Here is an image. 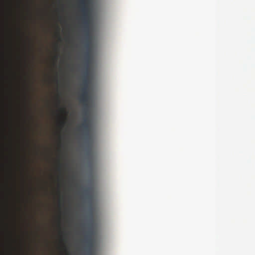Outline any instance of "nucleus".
I'll list each match as a JSON object with an SVG mask.
<instances>
[{
  "instance_id": "5",
  "label": "nucleus",
  "mask_w": 255,
  "mask_h": 255,
  "mask_svg": "<svg viewBox=\"0 0 255 255\" xmlns=\"http://www.w3.org/2000/svg\"><path fill=\"white\" fill-rule=\"evenodd\" d=\"M93 189L91 187L87 188L84 190V194L85 198L88 200V202L91 203L93 200Z\"/></svg>"
},
{
  "instance_id": "1",
  "label": "nucleus",
  "mask_w": 255,
  "mask_h": 255,
  "mask_svg": "<svg viewBox=\"0 0 255 255\" xmlns=\"http://www.w3.org/2000/svg\"><path fill=\"white\" fill-rule=\"evenodd\" d=\"M85 34V46L87 48V51L85 54V62L86 70L84 72L83 80L82 83V88L81 89V93L79 96L80 102L87 106L89 105V103L91 99V97L89 91V85L90 80L89 79V66L91 61V55L90 51V46L91 42V37L90 34V29H84Z\"/></svg>"
},
{
  "instance_id": "3",
  "label": "nucleus",
  "mask_w": 255,
  "mask_h": 255,
  "mask_svg": "<svg viewBox=\"0 0 255 255\" xmlns=\"http://www.w3.org/2000/svg\"><path fill=\"white\" fill-rule=\"evenodd\" d=\"M93 220L92 218L88 224L89 230L85 237L84 242L87 245V255H93V249L94 246V240L93 239L94 230L93 229Z\"/></svg>"
},
{
  "instance_id": "4",
  "label": "nucleus",
  "mask_w": 255,
  "mask_h": 255,
  "mask_svg": "<svg viewBox=\"0 0 255 255\" xmlns=\"http://www.w3.org/2000/svg\"><path fill=\"white\" fill-rule=\"evenodd\" d=\"M84 121L81 124L80 128L82 129L84 131L85 138L88 140L91 139L90 135V129H91V121L88 118L89 116V105L88 106H84Z\"/></svg>"
},
{
  "instance_id": "8",
  "label": "nucleus",
  "mask_w": 255,
  "mask_h": 255,
  "mask_svg": "<svg viewBox=\"0 0 255 255\" xmlns=\"http://www.w3.org/2000/svg\"><path fill=\"white\" fill-rule=\"evenodd\" d=\"M69 255L68 254V255Z\"/></svg>"
},
{
  "instance_id": "7",
  "label": "nucleus",
  "mask_w": 255,
  "mask_h": 255,
  "mask_svg": "<svg viewBox=\"0 0 255 255\" xmlns=\"http://www.w3.org/2000/svg\"><path fill=\"white\" fill-rule=\"evenodd\" d=\"M61 112H62L64 113H66V110L65 108H61Z\"/></svg>"
},
{
  "instance_id": "6",
  "label": "nucleus",
  "mask_w": 255,
  "mask_h": 255,
  "mask_svg": "<svg viewBox=\"0 0 255 255\" xmlns=\"http://www.w3.org/2000/svg\"><path fill=\"white\" fill-rule=\"evenodd\" d=\"M65 121H62L60 123V125L63 127L65 125Z\"/></svg>"
},
{
  "instance_id": "2",
  "label": "nucleus",
  "mask_w": 255,
  "mask_h": 255,
  "mask_svg": "<svg viewBox=\"0 0 255 255\" xmlns=\"http://www.w3.org/2000/svg\"><path fill=\"white\" fill-rule=\"evenodd\" d=\"M81 12L82 13V20L84 29H90L91 22V9L89 7L90 0H79Z\"/></svg>"
}]
</instances>
